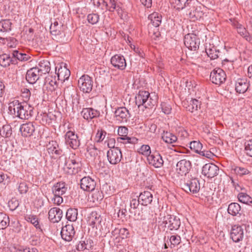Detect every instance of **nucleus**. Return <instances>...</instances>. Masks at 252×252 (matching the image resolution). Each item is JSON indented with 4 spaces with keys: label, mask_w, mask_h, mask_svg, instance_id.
<instances>
[{
    "label": "nucleus",
    "mask_w": 252,
    "mask_h": 252,
    "mask_svg": "<svg viewBox=\"0 0 252 252\" xmlns=\"http://www.w3.org/2000/svg\"><path fill=\"white\" fill-rule=\"evenodd\" d=\"M12 23L9 20H2L0 21V31L7 32L11 31Z\"/></svg>",
    "instance_id": "nucleus-39"
},
{
    "label": "nucleus",
    "mask_w": 252,
    "mask_h": 252,
    "mask_svg": "<svg viewBox=\"0 0 252 252\" xmlns=\"http://www.w3.org/2000/svg\"><path fill=\"white\" fill-rule=\"evenodd\" d=\"M67 161L70 162L71 163L72 165V169H76L78 171L79 170L81 163L78 157H76L74 155L70 157Z\"/></svg>",
    "instance_id": "nucleus-47"
},
{
    "label": "nucleus",
    "mask_w": 252,
    "mask_h": 252,
    "mask_svg": "<svg viewBox=\"0 0 252 252\" xmlns=\"http://www.w3.org/2000/svg\"><path fill=\"white\" fill-rule=\"evenodd\" d=\"M230 237L236 243L242 241L244 238V229L242 226L237 225L233 226L231 230Z\"/></svg>",
    "instance_id": "nucleus-18"
},
{
    "label": "nucleus",
    "mask_w": 252,
    "mask_h": 252,
    "mask_svg": "<svg viewBox=\"0 0 252 252\" xmlns=\"http://www.w3.org/2000/svg\"><path fill=\"white\" fill-rule=\"evenodd\" d=\"M103 1L105 3L107 8L109 11H114L116 9L118 13L122 11L119 6L117 5L116 0H103Z\"/></svg>",
    "instance_id": "nucleus-34"
},
{
    "label": "nucleus",
    "mask_w": 252,
    "mask_h": 252,
    "mask_svg": "<svg viewBox=\"0 0 252 252\" xmlns=\"http://www.w3.org/2000/svg\"><path fill=\"white\" fill-rule=\"evenodd\" d=\"M184 44L189 49L196 51L199 48L200 40L195 34L188 33L185 36Z\"/></svg>",
    "instance_id": "nucleus-9"
},
{
    "label": "nucleus",
    "mask_w": 252,
    "mask_h": 252,
    "mask_svg": "<svg viewBox=\"0 0 252 252\" xmlns=\"http://www.w3.org/2000/svg\"><path fill=\"white\" fill-rule=\"evenodd\" d=\"M192 0H170L171 3L174 8L178 11L185 10L188 4Z\"/></svg>",
    "instance_id": "nucleus-29"
},
{
    "label": "nucleus",
    "mask_w": 252,
    "mask_h": 252,
    "mask_svg": "<svg viewBox=\"0 0 252 252\" xmlns=\"http://www.w3.org/2000/svg\"><path fill=\"white\" fill-rule=\"evenodd\" d=\"M203 7L197 1L192 0L189 4L187 5L184 12L191 21H195L200 20L204 13Z\"/></svg>",
    "instance_id": "nucleus-3"
},
{
    "label": "nucleus",
    "mask_w": 252,
    "mask_h": 252,
    "mask_svg": "<svg viewBox=\"0 0 252 252\" xmlns=\"http://www.w3.org/2000/svg\"><path fill=\"white\" fill-rule=\"evenodd\" d=\"M135 100L138 108L143 106L145 108H150L157 104L158 96L155 94L151 95L147 91H140L135 95Z\"/></svg>",
    "instance_id": "nucleus-2"
},
{
    "label": "nucleus",
    "mask_w": 252,
    "mask_h": 252,
    "mask_svg": "<svg viewBox=\"0 0 252 252\" xmlns=\"http://www.w3.org/2000/svg\"><path fill=\"white\" fill-rule=\"evenodd\" d=\"M249 84L247 80L239 79L235 84V90L239 94H244L248 89Z\"/></svg>",
    "instance_id": "nucleus-28"
},
{
    "label": "nucleus",
    "mask_w": 252,
    "mask_h": 252,
    "mask_svg": "<svg viewBox=\"0 0 252 252\" xmlns=\"http://www.w3.org/2000/svg\"><path fill=\"white\" fill-rule=\"evenodd\" d=\"M219 171V167L215 164L207 163L203 166L202 173L208 178H212L217 176Z\"/></svg>",
    "instance_id": "nucleus-13"
},
{
    "label": "nucleus",
    "mask_w": 252,
    "mask_h": 252,
    "mask_svg": "<svg viewBox=\"0 0 252 252\" xmlns=\"http://www.w3.org/2000/svg\"><path fill=\"white\" fill-rule=\"evenodd\" d=\"M94 242L91 239H87L85 241H81L76 246L78 251H83L85 249L90 250L93 247Z\"/></svg>",
    "instance_id": "nucleus-32"
},
{
    "label": "nucleus",
    "mask_w": 252,
    "mask_h": 252,
    "mask_svg": "<svg viewBox=\"0 0 252 252\" xmlns=\"http://www.w3.org/2000/svg\"><path fill=\"white\" fill-rule=\"evenodd\" d=\"M72 165L70 162L66 161L63 167V170L65 172L68 174H74L78 172L76 169H72Z\"/></svg>",
    "instance_id": "nucleus-50"
},
{
    "label": "nucleus",
    "mask_w": 252,
    "mask_h": 252,
    "mask_svg": "<svg viewBox=\"0 0 252 252\" xmlns=\"http://www.w3.org/2000/svg\"><path fill=\"white\" fill-rule=\"evenodd\" d=\"M237 29L238 33L240 35L245 38L248 41L250 40L251 37L250 34L243 26L239 24L237 26Z\"/></svg>",
    "instance_id": "nucleus-48"
},
{
    "label": "nucleus",
    "mask_w": 252,
    "mask_h": 252,
    "mask_svg": "<svg viewBox=\"0 0 252 252\" xmlns=\"http://www.w3.org/2000/svg\"><path fill=\"white\" fill-rule=\"evenodd\" d=\"M80 184L81 188L86 191H94L96 186L95 181L89 176L82 178Z\"/></svg>",
    "instance_id": "nucleus-15"
},
{
    "label": "nucleus",
    "mask_w": 252,
    "mask_h": 252,
    "mask_svg": "<svg viewBox=\"0 0 252 252\" xmlns=\"http://www.w3.org/2000/svg\"><path fill=\"white\" fill-rule=\"evenodd\" d=\"M63 188H67L65 187V185L64 182L57 183L52 188L53 192H54V191H60V190H62V189H63Z\"/></svg>",
    "instance_id": "nucleus-62"
},
{
    "label": "nucleus",
    "mask_w": 252,
    "mask_h": 252,
    "mask_svg": "<svg viewBox=\"0 0 252 252\" xmlns=\"http://www.w3.org/2000/svg\"><path fill=\"white\" fill-rule=\"evenodd\" d=\"M70 74V71L65 67H61L58 69L57 75L59 78L61 80L67 79Z\"/></svg>",
    "instance_id": "nucleus-44"
},
{
    "label": "nucleus",
    "mask_w": 252,
    "mask_h": 252,
    "mask_svg": "<svg viewBox=\"0 0 252 252\" xmlns=\"http://www.w3.org/2000/svg\"><path fill=\"white\" fill-rule=\"evenodd\" d=\"M12 134V128L8 125H4L0 129V135L3 137H10Z\"/></svg>",
    "instance_id": "nucleus-42"
},
{
    "label": "nucleus",
    "mask_w": 252,
    "mask_h": 252,
    "mask_svg": "<svg viewBox=\"0 0 252 252\" xmlns=\"http://www.w3.org/2000/svg\"><path fill=\"white\" fill-rule=\"evenodd\" d=\"M101 219L100 216L98 215L96 212H92L89 217L88 222L90 225L94 227L96 224H99L101 222Z\"/></svg>",
    "instance_id": "nucleus-35"
},
{
    "label": "nucleus",
    "mask_w": 252,
    "mask_h": 252,
    "mask_svg": "<svg viewBox=\"0 0 252 252\" xmlns=\"http://www.w3.org/2000/svg\"><path fill=\"white\" fill-rule=\"evenodd\" d=\"M148 19L150 20L152 25L155 27H158L161 24V16L159 15L158 13H153L150 15Z\"/></svg>",
    "instance_id": "nucleus-36"
},
{
    "label": "nucleus",
    "mask_w": 252,
    "mask_h": 252,
    "mask_svg": "<svg viewBox=\"0 0 252 252\" xmlns=\"http://www.w3.org/2000/svg\"><path fill=\"white\" fill-rule=\"evenodd\" d=\"M103 195L102 191H95L92 195V201L94 203H99L102 200Z\"/></svg>",
    "instance_id": "nucleus-52"
},
{
    "label": "nucleus",
    "mask_w": 252,
    "mask_h": 252,
    "mask_svg": "<svg viewBox=\"0 0 252 252\" xmlns=\"http://www.w3.org/2000/svg\"><path fill=\"white\" fill-rule=\"evenodd\" d=\"M147 160L149 164L157 168L161 167L164 162L162 157L158 152L148 156Z\"/></svg>",
    "instance_id": "nucleus-19"
},
{
    "label": "nucleus",
    "mask_w": 252,
    "mask_h": 252,
    "mask_svg": "<svg viewBox=\"0 0 252 252\" xmlns=\"http://www.w3.org/2000/svg\"><path fill=\"white\" fill-rule=\"evenodd\" d=\"M241 210V207L237 203H231L228 206L227 211L229 214L236 216Z\"/></svg>",
    "instance_id": "nucleus-38"
},
{
    "label": "nucleus",
    "mask_w": 252,
    "mask_h": 252,
    "mask_svg": "<svg viewBox=\"0 0 252 252\" xmlns=\"http://www.w3.org/2000/svg\"><path fill=\"white\" fill-rule=\"evenodd\" d=\"M141 204L143 206H147L152 203L153 200V194L149 191H144L141 192L138 196Z\"/></svg>",
    "instance_id": "nucleus-26"
},
{
    "label": "nucleus",
    "mask_w": 252,
    "mask_h": 252,
    "mask_svg": "<svg viewBox=\"0 0 252 252\" xmlns=\"http://www.w3.org/2000/svg\"><path fill=\"white\" fill-rule=\"evenodd\" d=\"M47 151L53 157L56 156V157H55V158L61 155L63 153L62 150L59 148L58 144L55 141H52L50 142L49 147L48 148Z\"/></svg>",
    "instance_id": "nucleus-25"
},
{
    "label": "nucleus",
    "mask_w": 252,
    "mask_h": 252,
    "mask_svg": "<svg viewBox=\"0 0 252 252\" xmlns=\"http://www.w3.org/2000/svg\"><path fill=\"white\" fill-rule=\"evenodd\" d=\"M163 223L164 224L165 227L167 228V233L174 234L179 229L181 221L180 219L176 216L167 215L163 217Z\"/></svg>",
    "instance_id": "nucleus-4"
},
{
    "label": "nucleus",
    "mask_w": 252,
    "mask_h": 252,
    "mask_svg": "<svg viewBox=\"0 0 252 252\" xmlns=\"http://www.w3.org/2000/svg\"><path fill=\"white\" fill-rule=\"evenodd\" d=\"M26 220L27 221L30 222L32 223L37 229H39L41 230V228L39 224L38 219L36 216L34 215H27L26 217Z\"/></svg>",
    "instance_id": "nucleus-49"
},
{
    "label": "nucleus",
    "mask_w": 252,
    "mask_h": 252,
    "mask_svg": "<svg viewBox=\"0 0 252 252\" xmlns=\"http://www.w3.org/2000/svg\"><path fill=\"white\" fill-rule=\"evenodd\" d=\"M111 63L114 67L120 70L125 69L126 65L124 57L118 54H116L111 58Z\"/></svg>",
    "instance_id": "nucleus-20"
},
{
    "label": "nucleus",
    "mask_w": 252,
    "mask_h": 252,
    "mask_svg": "<svg viewBox=\"0 0 252 252\" xmlns=\"http://www.w3.org/2000/svg\"><path fill=\"white\" fill-rule=\"evenodd\" d=\"M78 210L75 208H69L66 213V218L70 221H74L77 219Z\"/></svg>",
    "instance_id": "nucleus-37"
},
{
    "label": "nucleus",
    "mask_w": 252,
    "mask_h": 252,
    "mask_svg": "<svg viewBox=\"0 0 252 252\" xmlns=\"http://www.w3.org/2000/svg\"><path fill=\"white\" fill-rule=\"evenodd\" d=\"M87 151L90 156L92 157H95L97 155V149L94 145H90L87 148Z\"/></svg>",
    "instance_id": "nucleus-60"
},
{
    "label": "nucleus",
    "mask_w": 252,
    "mask_h": 252,
    "mask_svg": "<svg viewBox=\"0 0 252 252\" xmlns=\"http://www.w3.org/2000/svg\"><path fill=\"white\" fill-rule=\"evenodd\" d=\"M118 134L120 136L117 139L118 141H120L119 140H126V142L128 143L135 144L138 141L135 137L127 136L128 129L126 126H119L118 129Z\"/></svg>",
    "instance_id": "nucleus-16"
},
{
    "label": "nucleus",
    "mask_w": 252,
    "mask_h": 252,
    "mask_svg": "<svg viewBox=\"0 0 252 252\" xmlns=\"http://www.w3.org/2000/svg\"><path fill=\"white\" fill-rule=\"evenodd\" d=\"M99 20V15L97 13H91L88 14L87 20L92 25H94L98 23Z\"/></svg>",
    "instance_id": "nucleus-51"
},
{
    "label": "nucleus",
    "mask_w": 252,
    "mask_h": 252,
    "mask_svg": "<svg viewBox=\"0 0 252 252\" xmlns=\"http://www.w3.org/2000/svg\"><path fill=\"white\" fill-rule=\"evenodd\" d=\"M161 108L162 112L165 114H169L171 111V105L166 102H162L161 103Z\"/></svg>",
    "instance_id": "nucleus-58"
},
{
    "label": "nucleus",
    "mask_w": 252,
    "mask_h": 252,
    "mask_svg": "<svg viewBox=\"0 0 252 252\" xmlns=\"http://www.w3.org/2000/svg\"><path fill=\"white\" fill-rule=\"evenodd\" d=\"M75 230L72 225L67 224L62 227L61 235L65 241H71L75 235Z\"/></svg>",
    "instance_id": "nucleus-17"
},
{
    "label": "nucleus",
    "mask_w": 252,
    "mask_h": 252,
    "mask_svg": "<svg viewBox=\"0 0 252 252\" xmlns=\"http://www.w3.org/2000/svg\"><path fill=\"white\" fill-rule=\"evenodd\" d=\"M233 170L236 175L241 177L251 174V171L248 168L244 167L236 166Z\"/></svg>",
    "instance_id": "nucleus-45"
},
{
    "label": "nucleus",
    "mask_w": 252,
    "mask_h": 252,
    "mask_svg": "<svg viewBox=\"0 0 252 252\" xmlns=\"http://www.w3.org/2000/svg\"><path fill=\"white\" fill-rule=\"evenodd\" d=\"M93 84V79L88 75H82L78 81L80 90L84 93H90L92 91Z\"/></svg>",
    "instance_id": "nucleus-7"
},
{
    "label": "nucleus",
    "mask_w": 252,
    "mask_h": 252,
    "mask_svg": "<svg viewBox=\"0 0 252 252\" xmlns=\"http://www.w3.org/2000/svg\"><path fill=\"white\" fill-rule=\"evenodd\" d=\"M49 219L53 222H58L63 217V211L59 208H51L48 212Z\"/></svg>",
    "instance_id": "nucleus-24"
},
{
    "label": "nucleus",
    "mask_w": 252,
    "mask_h": 252,
    "mask_svg": "<svg viewBox=\"0 0 252 252\" xmlns=\"http://www.w3.org/2000/svg\"><path fill=\"white\" fill-rule=\"evenodd\" d=\"M139 152L142 155L147 156V157L151 155V148L148 145H143L140 148Z\"/></svg>",
    "instance_id": "nucleus-57"
},
{
    "label": "nucleus",
    "mask_w": 252,
    "mask_h": 252,
    "mask_svg": "<svg viewBox=\"0 0 252 252\" xmlns=\"http://www.w3.org/2000/svg\"><path fill=\"white\" fill-rule=\"evenodd\" d=\"M185 107L187 110L193 113L200 108L201 102L196 99H191Z\"/></svg>",
    "instance_id": "nucleus-31"
},
{
    "label": "nucleus",
    "mask_w": 252,
    "mask_h": 252,
    "mask_svg": "<svg viewBox=\"0 0 252 252\" xmlns=\"http://www.w3.org/2000/svg\"><path fill=\"white\" fill-rule=\"evenodd\" d=\"M42 75L35 67H32L28 70L26 78L27 81L30 84H34L41 76Z\"/></svg>",
    "instance_id": "nucleus-21"
},
{
    "label": "nucleus",
    "mask_w": 252,
    "mask_h": 252,
    "mask_svg": "<svg viewBox=\"0 0 252 252\" xmlns=\"http://www.w3.org/2000/svg\"><path fill=\"white\" fill-rule=\"evenodd\" d=\"M21 96L23 98V100L24 101V102H26L30 99L31 96V92L30 91L26 88H23L21 89Z\"/></svg>",
    "instance_id": "nucleus-56"
},
{
    "label": "nucleus",
    "mask_w": 252,
    "mask_h": 252,
    "mask_svg": "<svg viewBox=\"0 0 252 252\" xmlns=\"http://www.w3.org/2000/svg\"><path fill=\"white\" fill-rule=\"evenodd\" d=\"M190 148L198 153L202 149V144L199 141H193L190 143Z\"/></svg>",
    "instance_id": "nucleus-53"
},
{
    "label": "nucleus",
    "mask_w": 252,
    "mask_h": 252,
    "mask_svg": "<svg viewBox=\"0 0 252 252\" xmlns=\"http://www.w3.org/2000/svg\"><path fill=\"white\" fill-rule=\"evenodd\" d=\"M116 120L120 123H126L130 117L129 111L125 107H118L114 112Z\"/></svg>",
    "instance_id": "nucleus-12"
},
{
    "label": "nucleus",
    "mask_w": 252,
    "mask_h": 252,
    "mask_svg": "<svg viewBox=\"0 0 252 252\" xmlns=\"http://www.w3.org/2000/svg\"><path fill=\"white\" fill-rule=\"evenodd\" d=\"M170 242L174 247L177 246L181 242V237L178 235H172L170 238Z\"/></svg>",
    "instance_id": "nucleus-61"
},
{
    "label": "nucleus",
    "mask_w": 252,
    "mask_h": 252,
    "mask_svg": "<svg viewBox=\"0 0 252 252\" xmlns=\"http://www.w3.org/2000/svg\"><path fill=\"white\" fill-rule=\"evenodd\" d=\"M65 143L73 149L76 150L80 145V140L74 131L70 130L66 132L64 135Z\"/></svg>",
    "instance_id": "nucleus-8"
},
{
    "label": "nucleus",
    "mask_w": 252,
    "mask_h": 252,
    "mask_svg": "<svg viewBox=\"0 0 252 252\" xmlns=\"http://www.w3.org/2000/svg\"><path fill=\"white\" fill-rule=\"evenodd\" d=\"M140 204H141V202L138 197V199H132L130 201V206L131 208L136 209Z\"/></svg>",
    "instance_id": "nucleus-64"
},
{
    "label": "nucleus",
    "mask_w": 252,
    "mask_h": 252,
    "mask_svg": "<svg viewBox=\"0 0 252 252\" xmlns=\"http://www.w3.org/2000/svg\"><path fill=\"white\" fill-rule=\"evenodd\" d=\"M107 157L111 164H117L122 159L123 156L121 150L119 148L110 149L107 152Z\"/></svg>",
    "instance_id": "nucleus-10"
},
{
    "label": "nucleus",
    "mask_w": 252,
    "mask_h": 252,
    "mask_svg": "<svg viewBox=\"0 0 252 252\" xmlns=\"http://www.w3.org/2000/svg\"><path fill=\"white\" fill-rule=\"evenodd\" d=\"M37 70H39V72L41 75L49 73L50 70V63L46 60L40 61L37 65L35 66Z\"/></svg>",
    "instance_id": "nucleus-27"
},
{
    "label": "nucleus",
    "mask_w": 252,
    "mask_h": 252,
    "mask_svg": "<svg viewBox=\"0 0 252 252\" xmlns=\"http://www.w3.org/2000/svg\"><path fill=\"white\" fill-rule=\"evenodd\" d=\"M81 114L83 118L87 120L97 118L100 116V112L93 108H83Z\"/></svg>",
    "instance_id": "nucleus-23"
},
{
    "label": "nucleus",
    "mask_w": 252,
    "mask_h": 252,
    "mask_svg": "<svg viewBox=\"0 0 252 252\" xmlns=\"http://www.w3.org/2000/svg\"><path fill=\"white\" fill-rule=\"evenodd\" d=\"M206 52L208 57L212 60L216 59L220 56V51L217 50L215 47H213L211 48H206Z\"/></svg>",
    "instance_id": "nucleus-40"
},
{
    "label": "nucleus",
    "mask_w": 252,
    "mask_h": 252,
    "mask_svg": "<svg viewBox=\"0 0 252 252\" xmlns=\"http://www.w3.org/2000/svg\"><path fill=\"white\" fill-rule=\"evenodd\" d=\"M106 132L102 129L98 130L95 136V140L97 142H101L104 139L106 135Z\"/></svg>",
    "instance_id": "nucleus-55"
},
{
    "label": "nucleus",
    "mask_w": 252,
    "mask_h": 252,
    "mask_svg": "<svg viewBox=\"0 0 252 252\" xmlns=\"http://www.w3.org/2000/svg\"><path fill=\"white\" fill-rule=\"evenodd\" d=\"M210 80L214 84L220 85L222 84L226 79V74L224 71L221 69L213 70L210 73Z\"/></svg>",
    "instance_id": "nucleus-11"
},
{
    "label": "nucleus",
    "mask_w": 252,
    "mask_h": 252,
    "mask_svg": "<svg viewBox=\"0 0 252 252\" xmlns=\"http://www.w3.org/2000/svg\"><path fill=\"white\" fill-rule=\"evenodd\" d=\"M19 203L16 198H12L8 202V206L11 211H14L19 206Z\"/></svg>",
    "instance_id": "nucleus-54"
},
{
    "label": "nucleus",
    "mask_w": 252,
    "mask_h": 252,
    "mask_svg": "<svg viewBox=\"0 0 252 252\" xmlns=\"http://www.w3.org/2000/svg\"><path fill=\"white\" fill-rule=\"evenodd\" d=\"M28 189L29 188L25 182H22L19 185L18 190L21 194L26 193L28 191Z\"/></svg>",
    "instance_id": "nucleus-63"
},
{
    "label": "nucleus",
    "mask_w": 252,
    "mask_h": 252,
    "mask_svg": "<svg viewBox=\"0 0 252 252\" xmlns=\"http://www.w3.org/2000/svg\"><path fill=\"white\" fill-rule=\"evenodd\" d=\"M176 166V171L177 173L183 176L186 175L189 172L191 168V164L189 160L182 159L177 163Z\"/></svg>",
    "instance_id": "nucleus-14"
},
{
    "label": "nucleus",
    "mask_w": 252,
    "mask_h": 252,
    "mask_svg": "<svg viewBox=\"0 0 252 252\" xmlns=\"http://www.w3.org/2000/svg\"><path fill=\"white\" fill-rule=\"evenodd\" d=\"M8 109L10 111L13 110L15 116L21 119L28 120L33 116V108L27 102L15 100L10 103Z\"/></svg>",
    "instance_id": "nucleus-1"
},
{
    "label": "nucleus",
    "mask_w": 252,
    "mask_h": 252,
    "mask_svg": "<svg viewBox=\"0 0 252 252\" xmlns=\"http://www.w3.org/2000/svg\"><path fill=\"white\" fill-rule=\"evenodd\" d=\"M239 201L244 204H249L252 203V198L247 193L241 192L238 195Z\"/></svg>",
    "instance_id": "nucleus-46"
},
{
    "label": "nucleus",
    "mask_w": 252,
    "mask_h": 252,
    "mask_svg": "<svg viewBox=\"0 0 252 252\" xmlns=\"http://www.w3.org/2000/svg\"><path fill=\"white\" fill-rule=\"evenodd\" d=\"M245 150L247 155L252 157V140L245 143Z\"/></svg>",
    "instance_id": "nucleus-59"
},
{
    "label": "nucleus",
    "mask_w": 252,
    "mask_h": 252,
    "mask_svg": "<svg viewBox=\"0 0 252 252\" xmlns=\"http://www.w3.org/2000/svg\"><path fill=\"white\" fill-rule=\"evenodd\" d=\"M10 63L16 64V60L10 57L9 55L3 54L0 55V65L3 67H7Z\"/></svg>",
    "instance_id": "nucleus-30"
},
{
    "label": "nucleus",
    "mask_w": 252,
    "mask_h": 252,
    "mask_svg": "<svg viewBox=\"0 0 252 252\" xmlns=\"http://www.w3.org/2000/svg\"><path fill=\"white\" fill-rule=\"evenodd\" d=\"M9 223V217L5 213L0 212V229L5 228Z\"/></svg>",
    "instance_id": "nucleus-43"
},
{
    "label": "nucleus",
    "mask_w": 252,
    "mask_h": 252,
    "mask_svg": "<svg viewBox=\"0 0 252 252\" xmlns=\"http://www.w3.org/2000/svg\"><path fill=\"white\" fill-rule=\"evenodd\" d=\"M20 131L23 136L30 137L35 131V127L32 123L29 122L22 124L20 127Z\"/></svg>",
    "instance_id": "nucleus-22"
},
{
    "label": "nucleus",
    "mask_w": 252,
    "mask_h": 252,
    "mask_svg": "<svg viewBox=\"0 0 252 252\" xmlns=\"http://www.w3.org/2000/svg\"><path fill=\"white\" fill-rule=\"evenodd\" d=\"M65 26L61 22L59 23L57 21L52 23L50 27L51 33L55 36V38L59 42L62 43H65L67 41L65 38Z\"/></svg>",
    "instance_id": "nucleus-5"
},
{
    "label": "nucleus",
    "mask_w": 252,
    "mask_h": 252,
    "mask_svg": "<svg viewBox=\"0 0 252 252\" xmlns=\"http://www.w3.org/2000/svg\"><path fill=\"white\" fill-rule=\"evenodd\" d=\"M180 185L182 189L187 193H197L200 189V183L197 178L182 180Z\"/></svg>",
    "instance_id": "nucleus-6"
},
{
    "label": "nucleus",
    "mask_w": 252,
    "mask_h": 252,
    "mask_svg": "<svg viewBox=\"0 0 252 252\" xmlns=\"http://www.w3.org/2000/svg\"><path fill=\"white\" fill-rule=\"evenodd\" d=\"M12 54L13 59L16 60V63H17V60L25 61H27L29 58L28 55L25 53H20L18 50L13 51Z\"/></svg>",
    "instance_id": "nucleus-41"
},
{
    "label": "nucleus",
    "mask_w": 252,
    "mask_h": 252,
    "mask_svg": "<svg viewBox=\"0 0 252 252\" xmlns=\"http://www.w3.org/2000/svg\"><path fill=\"white\" fill-rule=\"evenodd\" d=\"M162 139L165 142L169 144L175 143L177 140L176 135L167 131H163L162 133Z\"/></svg>",
    "instance_id": "nucleus-33"
}]
</instances>
